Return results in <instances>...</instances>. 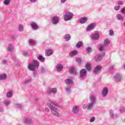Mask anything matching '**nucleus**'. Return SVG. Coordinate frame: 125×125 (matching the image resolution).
I'll use <instances>...</instances> for the list:
<instances>
[{
	"label": "nucleus",
	"mask_w": 125,
	"mask_h": 125,
	"mask_svg": "<svg viewBox=\"0 0 125 125\" xmlns=\"http://www.w3.org/2000/svg\"><path fill=\"white\" fill-rule=\"evenodd\" d=\"M49 102L47 103V105L50 108L52 113L56 117H59V109L57 107H60V106L53 101L50 100Z\"/></svg>",
	"instance_id": "1"
},
{
	"label": "nucleus",
	"mask_w": 125,
	"mask_h": 125,
	"mask_svg": "<svg viewBox=\"0 0 125 125\" xmlns=\"http://www.w3.org/2000/svg\"><path fill=\"white\" fill-rule=\"evenodd\" d=\"M40 66V62L37 60H34L32 63H29L27 67L29 71H36L38 68Z\"/></svg>",
	"instance_id": "2"
},
{
	"label": "nucleus",
	"mask_w": 125,
	"mask_h": 125,
	"mask_svg": "<svg viewBox=\"0 0 125 125\" xmlns=\"http://www.w3.org/2000/svg\"><path fill=\"white\" fill-rule=\"evenodd\" d=\"M110 43V40L105 39L104 41L103 45L100 46L99 48L100 51H104L106 49V47L108 46V45Z\"/></svg>",
	"instance_id": "3"
},
{
	"label": "nucleus",
	"mask_w": 125,
	"mask_h": 125,
	"mask_svg": "<svg viewBox=\"0 0 125 125\" xmlns=\"http://www.w3.org/2000/svg\"><path fill=\"white\" fill-rule=\"evenodd\" d=\"M90 103H89V108H91V107H93L94 106V104L96 103V97H95L94 95H91L90 96Z\"/></svg>",
	"instance_id": "4"
},
{
	"label": "nucleus",
	"mask_w": 125,
	"mask_h": 125,
	"mask_svg": "<svg viewBox=\"0 0 125 125\" xmlns=\"http://www.w3.org/2000/svg\"><path fill=\"white\" fill-rule=\"evenodd\" d=\"M46 93L47 94L50 95L51 94H56L57 93V89L56 88H50L49 87L47 88Z\"/></svg>",
	"instance_id": "5"
},
{
	"label": "nucleus",
	"mask_w": 125,
	"mask_h": 125,
	"mask_svg": "<svg viewBox=\"0 0 125 125\" xmlns=\"http://www.w3.org/2000/svg\"><path fill=\"white\" fill-rule=\"evenodd\" d=\"M73 17V13L71 12H67L66 13L65 15L63 16V19L65 21H69L71 20Z\"/></svg>",
	"instance_id": "6"
},
{
	"label": "nucleus",
	"mask_w": 125,
	"mask_h": 125,
	"mask_svg": "<svg viewBox=\"0 0 125 125\" xmlns=\"http://www.w3.org/2000/svg\"><path fill=\"white\" fill-rule=\"evenodd\" d=\"M109 91V88L107 87H105L103 89L102 92V96L103 97H107V95H108V92Z\"/></svg>",
	"instance_id": "7"
},
{
	"label": "nucleus",
	"mask_w": 125,
	"mask_h": 125,
	"mask_svg": "<svg viewBox=\"0 0 125 125\" xmlns=\"http://www.w3.org/2000/svg\"><path fill=\"white\" fill-rule=\"evenodd\" d=\"M87 72L85 69H83L80 71V79H83L84 76H86Z\"/></svg>",
	"instance_id": "8"
},
{
	"label": "nucleus",
	"mask_w": 125,
	"mask_h": 125,
	"mask_svg": "<svg viewBox=\"0 0 125 125\" xmlns=\"http://www.w3.org/2000/svg\"><path fill=\"white\" fill-rule=\"evenodd\" d=\"M80 112V107L77 105L74 106L72 108V113L73 114H79Z\"/></svg>",
	"instance_id": "9"
},
{
	"label": "nucleus",
	"mask_w": 125,
	"mask_h": 125,
	"mask_svg": "<svg viewBox=\"0 0 125 125\" xmlns=\"http://www.w3.org/2000/svg\"><path fill=\"white\" fill-rule=\"evenodd\" d=\"M99 39V34L98 32H96L94 34L91 35V39L93 41H97Z\"/></svg>",
	"instance_id": "10"
},
{
	"label": "nucleus",
	"mask_w": 125,
	"mask_h": 125,
	"mask_svg": "<svg viewBox=\"0 0 125 125\" xmlns=\"http://www.w3.org/2000/svg\"><path fill=\"white\" fill-rule=\"evenodd\" d=\"M96 25L95 24V23H91L86 28V30L88 32L91 31L92 30H93L94 28H95V26Z\"/></svg>",
	"instance_id": "11"
},
{
	"label": "nucleus",
	"mask_w": 125,
	"mask_h": 125,
	"mask_svg": "<svg viewBox=\"0 0 125 125\" xmlns=\"http://www.w3.org/2000/svg\"><path fill=\"white\" fill-rule=\"evenodd\" d=\"M59 18L58 17H53L52 19V23L53 25H57L58 24Z\"/></svg>",
	"instance_id": "12"
},
{
	"label": "nucleus",
	"mask_w": 125,
	"mask_h": 125,
	"mask_svg": "<svg viewBox=\"0 0 125 125\" xmlns=\"http://www.w3.org/2000/svg\"><path fill=\"white\" fill-rule=\"evenodd\" d=\"M101 65H97L94 69L93 71L94 75H96L99 73V71L101 70Z\"/></svg>",
	"instance_id": "13"
},
{
	"label": "nucleus",
	"mask_w": 125,
	"mask_h": 125,
	"mask_svg": "<svg viewBox=\"0 0 125 125\" xmlns=\"http://www.w3.org/2000/svg\"><path fill=\"white\" fill-rule=\"evenodd\" d=\"M53 51L51 49H48L45 52V56L48 57L52 55Z\"/></svg>",
	"instance_id": "14"
},
{
	"label": "nucleus",
	"mask_w": 125,
	"mask_h": 125,
	"mask_svg": "<svg viewBox=\"0 0 125 125\" xmlns=\"http://www.w3.org/2000/svg\"><path fill=\"white\" fill-rule=\"evenodd\" d=\"M30 26L32 27V29L34 30H38V24L35 22H31L30 23Z\"/></svg>",
	"instance_id": "15"
},
{
	"label": "nucleus",
	"mask_w": 125,
	"mask_h": 125,
	"mask_svg": "<svg viewBox=\"0 0 125 125\" xmlns=\"http://www.w3.org/2000/svg\"><path fill=\"white\" fill-rule=\"evenodd\" d=\"M109 113L111 118H112V119H115V118H116V117H118L117 114H114V111L112 109L109 110Z\"/></svg>",
	"instance_id": "16"
},
{
	"label": "nucleus",
	"mask_w": 125,
	"mask_h": 125,
	"mask_svg": "<svg viewBox=\"0 0 125 125\" xmlns=\"http://www.w3.org/2000/svg\"><path fill=\"white\" fill-rule=\"evenodd\" d=\"M56 69L58 72H61L63 70V65L61 64H58L56 66Z\"/></svg>",
	"instance_id": "17"
},
{
	"label": "nucleus",
	"mask_w": 125,
	"mask_h": 125,
	"mask_svg": "<svg viewBox=\"0 0 125 125\" xmlns=\"http://www.w3.org/2000/svg\"><path fill=\"white\" fill-rule=\"evenodd\" d=\"M87 21V17H83L80 20V22L81 24H84Z\"/></svg>",
	"instance_id": "18"
},
{
	"label": "nucleus",
	"mask_w": 125,
	"mask_h": 125,
	"mask_svg": "<svg viewBox=\"0 0 125 125\" xmlns=\"http://www.w3.org/2000/svg\"><path fill=\"white\" fill-rule=\"evenodd\" d=\"M116 18L119 21H124V17L121 14H118L116 15Z\"/></svg>",
	"instance_id": "19"
},
{
	"label": "nucleus",
	"mask_w": 125,
	"mask_h": 125,
	"mask_svg": "<svg viewBox=\"0 0 125 125\" xmlns=\"http://www.w3.org/2000/svg\"><path fill=\"white\" fill-rule=\"evenodd\" d=\"M8 51L9 52H12L13 51V45H12V44H9L8 46Z\"/></svg>",
	"instance_id": "20"
},
{
	"label": "nucleus",
	"mask_w": 125,
	"mask_h": 125,
	"mask_svg": "<svg viewBox=\"0 0 125 125\" xmlns=\"http://www.w3.org/2000/svg\"><path fill=\"white\" fill-rule=\"evenodd\" d=\"M114 79L118 82H120L122 80V76L119 74H117L114 76Z\"/></svg>",
	"instance_id": "21"
},
{
	"label": "nucleus",
	"mask_w": 125,
	"mask_h": 125,
	"mask_svg": "<svg viewBox=\"0 0 125 125\" xmlns=\"http://www.w3.org/2000/svg\"><path fill=\"white\" fill-rule=\"evenodd\" d=\"M102 58V56H101V55H96L95 58V61H96V62H99Z\"/></svg>",
	"instance_id": "22"
},
{
	"label": "nucleus",
	"mask_w": 125,
	"mask_h": 125,
	"mask_svg": "<svg viewBox=\"0 0 125 125\" xmlns=\"http://www.w3.org/2000/svg\"><path fill=\"white\" fill-rule=\"evenodd\" d=\"M38 60L40 61L41 62H44L45 61V58L43 57V56L40 55L39 57L37 58Z\"/></svg>",
	"instance_id": "23"
},
{
	"label": "nucleus",
	"mask_w": 125,
	"mask_h": 125,
	"mask_svg": "<svg viewBox=\"0 0 125 125\" xmlns=\"http://www.w3.org/2000/svg\"><path fill=\"white\" fill-rule=\"evenodd\" d=\"M63 39L66 41V42H68V41L71 40V36H70L69 34H66L64 36Z\"/></svg>",
	"instance_id": "24"
},
{
	"label": "nucleus",
	"mask_w": 125,
	"mask_h": 125,
	"mask_svg": "<svg viewBox=\"0 0 125 125\" xmlns=\"http://www.w3.org/2000/svg\"><path fill=\"white\" fill-rule=\"evenodd\" d=\"M89 104H88V105L84 104L83 106V109H84V110H85L86 109H87V110H91V109L93 108V107L89 108Z\"/></svg>",
	"instance_id": "25"
},
{
	"label": "nucleus",
	"mask_w": 125,
	"mask_h": 125,
	"mask_svg": "<svg viewBox=\"0 0 125 125\" xmlns=\"http://www.w3.org/2000/svg\"><path fill=\"white\" fill-rule=\"evenodd\" d=\"M13 94H12V92L11 91H8L6 94V96L8 98H11L12 97Z\"/></svg>",
	"instance_id": "26"
},
{
	"label": "nucleus",
	"mask_w": 125,
	"mask_h": 125,
	"mask_svg": "<svg viewBox=\"0 0 125 125\" xmlns=\"http://www.w3.org/2000/svg\"><path fill=\"white\" fill-rule=\"evenodd\" d=\"M7 77V75L5 74H3L1 75H0V81H1V80H5Z\"/></svg>",
	"instance_id": "27"
},
{
	"label": "nucleus",
	"mask_w": 125,
	"mask_h": 125,
	"mask_svg": "<svg viewBox=\"0 0 125 125\" xmlns=\"http://www.w3.org/2000/svg\"><path fill=\"white\" fill-rule=\"evenodd\" d=\"M24 121L26 124H28V125L32 123V119L30 118H25Z\"/></svg>",
	"instance_id": "28"
},
{
	"label": "nucleus",
	"mask_w": 125,
	"mask_h": 125,
	"mask_svg": "<svg viewBox=\"0 0 125 125\" xmlns=\"http://www.w3.org/2000/svg\"><path fill=\"white\" fill-rule=\"evenodd\" d=\"M65 83L66 84H72V83H73V81L68 79L65 80Z\"/></svg>",
	"instance_id": "29"
},
{
	"label": "nucleus",
	"mask_w": 125,
	"mask_h": 125,
	"mask_svg": "<svg viewBox=\"0 0 125 125\" xmlns=\"http://www.w3.org/2000/svg\"><path fill=\"white\" fill-rule=\"evenodd\" d=\"M3 3L4 5H9L10 4V0H5L3 1Z\"/></svg>",
	"instance_id": "30"
},
{
	"label": "nucleus",
	"mask_w": 125,
	"mask_h": 125,
	"mask_svg": "<svg viewBox=\"0 0 125 125\" xmlns=\"http://www.w3.org/2000/svg\"><path fill=\"white\" fill-rule=\"evenodd\" d=\"M77 51L76 50L73 51L72 52H71L69 53V56H75L77 55Z\"/></svg>",
	"instance_id": "31"
},
{
	"label": "nucleus",
	"mask_w": 125,
	"mask_h": 125,
	"mask_svg": "<svg viewBox=\"0 0 125 125\" xmlns=\"http://www.w3.org/2000/svg\"><path fill=\"white\" fill-rule=\"evenodd\" d=\"M83 46V42H79L77 43L76 47L77 48H80Z\"/></svg>",
	"instance_id": "32"
},
{
	"label": "nucleus",
	"mask_w": 125,
	"mask_h": 125,
	"mask_svg": "<svg viewBox=\"0 0 125 125\" xmlns=\"http://www.w3.org/2000/svg\"><path fill=\"white\" fill-rule=\"evenodd\" d=\"M19 30L20 32H23V31H24V26L22 24H20Z\"/></svg>",
	"instance_id": "33"
},
{
	"label": "nucleus",
	"mask_w": 125,
	"mask_h": 125,
	"mask_svg": "<svg viewBox=\"0 0 125 125\" xmlns=\"http://www.w3.org/2000/svg\"><path fill=\"white\" fill-rule=\"evenodd\" d=\"M85 68L88 71H90L91 69V67L90 66V64L89 63H86L85 65Z\"/></svg>",
	"instance_id": "34"
},
{
	"label": "nucleus",
	"mask_w": 125,
	"mask_h": 125,
	"mask_svg": "<svg viewBox=\"0 0 125 125\" xmlns=\"http://www.w3.org/2000/svg\"><path fill=\"white\" fill-rule=\"evenodd\" d=\"M70 73H71V74H76V69L74 68H71L70 70Z\"/></svg>",
	"instance_id": "35"
},
{
	"label": "nucleus",
	"mask_w": 125,
	"mask_h": 125,
	"mask_svg": "<svg viewBox=\"0 0 125 125\" xmlns=\"http://www.w3.org/2000/svg\"><path fill=\"white\" fill-rule=\"evenodd\" d=\"M9 104H10V101H9L8 100H5L4 104L6 106H8V105H9Z\"/></svg>",
	"instance_id": "36"
},
{
	"label": "nucleus",
	"mask_w": 125,
	"mask_h": 125,
	"mask_svg": "<svg viewBox=\"0 0 125 125\" xmlns=\"http://www.w3.org/2000/svg\"><path fill=\"white\" fill-rule=\"evenodd\" d=\"M42 74H44L45 73V68L43 67H42L41 68Z\"/></svg>",
	"instance_id": "37"
},
{
	"label": "nucleus",
	"mask_w": 125,
	"mask_h": 125,
	"mask_svg": "<svg viewBox=\"0 0 125 125\" xmlns=\"http://www.w3.org/2000/svg\"><path fill=\"white\" fill-rule=\"evenodd\" d=\"M29 44H35V43H36V42L34 40L31 39L29 41Z\"/></svg>",
	"instance_id": "38"
},
{
	"label": "nucleus",
	"mask_w": 125,
	"mask_h": 125,
	"mask_svg": "<svg viewBox=\"0 0 125 125\" xmlns=\"http://www.w3.org/2000/svg\"><path fill=\"white\" fill-rule=\"evenodd\" d=\"M120 111L121 113H124L125 111V107L124 106L122 107H121L120 109Z\"/></svg>",
	"instance_id": "39"
},
{
	"label": "nucleus",
	"mask_w": 125,
	"mask_h": 125,
	"mask_svg": "<svg viewBox=\"0 0 125 125\" xmlns=\"http://www.w3.org/2000/svg\"><path fill=\"white\" fill-rule=\"evenodd\" d=\"M120 12L121 13H122V14H125V7H124L122 9H121Z\"/></svg>",
	"instance_id": "40"
},
{
	"label": "nucleus",
	"mask_w": 125,
	"mask_h": 125,
	"mask_svg": "<svg viewBox=\"0 0 125 125\" xmlns=\"http://www.w3.org/2000/svg\"><path fill=\"white\" fill-rule=\"evenodd\" d=\"M120 8H121V6H120V5L115 6L114 7V9H115V10H116V11L119 10V9H120Z\"/></svg>",
	"instance_id": "41"
},
{
	"label": "nucleus",
	"mask_w": 125,
	"mask_h": 125,
	"mask_svg": "<svg viewBox=\"0 0 125 125\" xmlns=\"http://www.w3.org/2000/svg\"><path fill=\"white\" fill-rule=\"evenodd\" d=\"M2 64H3V65L7 64V60H3V61L2 62Z\"/></svg>",
	"instance_id": "42"
},
{
	"label": "nucleus",
	"mask_w": 125,
	"mask_h": 125,
	"mask_svg": "<svg viewBox=\"0 0 125 125\" xmlns=\"http://www.w3.org/2000/svg\"><path fill=\"white\" fill-rule=\"evenodd\" d=\"M65 89L67 92H70L71 91V87H67L65 88Z\"/></svg>",
	"instance_id": "43"
},
{
	"label": "nucleus",
	"mask_w": 125,
	"mask_h": 125,
	"mask_svg": "<svg viewBox=\"0 0 125 125\" xmlns=\"http://www.w3.org/2000/svg\"><path fill=\"white\" fill-rule=\"evenodd\" d=\"M95 121V117H92L90 120V123H93L94 121Z\"/></svg>",
	"instance_id": "44"
},
{
	"label": "nucleus",
	"mask_w": 125,
	"mask_h": 125,
	"mask_svg": "<svg viewBox=\"0 0 125 125\" xmlns=\"http://www.w3.org/2000/svg\"><path fill=\"white\" fill-rule=\"evenodd\" d=\"M91 48L90 47H87L86 48V52L88 53H89L90 52H91Z\"/></svg>",
	"instance_id": "45"
},
{
	"label": "nucleus",
	"mask_w": 125,
	"mask_h": 125,
	"mask_svg": "<svg viewBox=\"0 0 125 125\" xmlns=\"http://www.w3.org/2000/svg\"><path fill=\"white\" fill-rule=\"evenodd\" d=\"M11 57L14 61H16V57L15 56V55H12Z\"/></svg>",
	"instance_id": "46"
},
{
	"label": "nucleus",
	"mask_w": 125,
	"mask_h": 125,
	"mask_svg": "<svg viewBox=\"0 0 125 125\" xmlns=\"http://www.w3.org/2000/svg\"><path fill=\"white\" fill-rule=\"evenodd\" d=\"M31 82V80H29V79H26L24 81V83H30Z\"/></svg>",
	"instance_id": "47"
},
{
	"label": "nucleus",
	"mask_w": 125,
	"mask_h": 125,
	"mask_svg": "<svg viewBox=\"0 0 125 125\" xmlns=\"http://www.w3.org/2000/svg\"><path fill=\"white\" fill-rule=\"evenodd\" d=\"M16 108H18V109H22V105H21V104H17L16 105Z\"/></svg>",
	"instance_id": "48"
},
{
	"label": "nucleus",
	"mask_w": 125,
	"mask_h": 125,
	"mask_svg": "<svg viewBox=\"0 0 125 125\" xmlns=\"http://www.w3.org/2000/svg\"><path fill=\"white\" fill-rule=\"evenodd\" d=\"M123 4H124V2H123V1H119L118 2V5H123Z\"/></svg>",
	"instance_id": "49"
},
{
	"label": "nucleus",
	"mask_w": 125,
	"mask_h": 125,
	"mask_svg": "<svg viewBox=\"0 0 125 125\" xmlns=\"http://www.w3.org/2000/svg\"><path fill=\"white\" fill-rule=\"evenodd\" d=\"M29 54H28V52H22V55H23V56H28Z\"/></svg>",
	"instance_id": "50"
},
{
	"label": "nucleus",
	"mask_w": 125,
	"mask_h": 125,
	"mask_svg": "<svg viewBox=\"0 0 125 125\" xmlns=\"http://www.w3.org/2000/svg\"><path fill=\"white\" fill-rule=\"evenodd\" d=\"M109 34L110 36H113L114 35V31H113V30H110Z\"/></svg>",
	"instance_id": "51"
},
{
	"label": "nucleus",
	"mask_w": 125,
	"mask_h": 125,
	"mask_svg": "<svg viewBox=\"0 0 125 125\" xmlns=\"http://www.w3.org/2000/svg\"><path fill=\"white\" fill-rule=\"evenodd\" d=\"M33 77L34 78H37V77H38V72H35L33 74Z\"/></svg>",
	"instance_id": "52"
},
{
	"label": "nucleus",
	"mask_w": 125,
	"mask_h": 125,
	"mask_svg": "<svg viewBox=\"0 0 125 125\" xmlns=\"http://www.w3.org/2000/svg\"><path fill=\"white\" fill-rule=\"evenodd\" d=\"M45 112H46V113H48V112H49V108H48V107H46L45 108Z\"/></svg>",
	"instance_id": "53"
},
{
	"label": "nucleus",
	"mask_w": 125,
	"mask_h": 125,
	"mask_svg": "<svg viewBox=\"0 0 125 125\" xmlns=\"http://www.w3.org/2000/svg\"><path fill=\"white\" fill-rule=\"evenodd\" d=\"M67 0H61V3H65Z\"/></svg>",
	"instance_id": "54"
},
{
	"label": "nucleus",
	"mask_w": 125,
	"mask_h": 125,
	"mask_svg": "<svg viewBox=\"0 0 125 125\" xmlns=\"http://www.w3.org/2000/svg\"><path fill=\"white\" fill-rule=\"evenodd\" d=\"M76 61L77 62H81V59L78 58L76 59Z\"/></svg>",
	"instance_id": "55"
},
{
	"label": "nucleus",
	"mask_w": 125,
	"mask_h": 125,
	"mask_svg": "<svg viewBox=\"0 0 125 125\" xmlns=\"http://www.w3.org/2000/svg\"><path fill=\"white\" fill-rule=\"evenodd\" d=\"M31 2H36L37 1V0H30Z\"/></svg>",
	"instance_id": "56"
},
{
	"label": "nucleus",
	"mask_w": 125,
	"mask_h": 125,
	"mask_svg": "<svg viewBox=\"0 0 125 125\" xmlns=\"http://www.w3.org/2000/svg\"><path fill=\"white\" fill-rule=\"evenodd\" d=\"M110 70H112L113 69H114V65H112L110 68H109Z\"/></svg>",
	"instance_id": "57"
},
{
	"label": "nucleus",
	"mask_w": 125,
	"mask_h": 125,
	"mask_svg": "<svg viewBox=\"0 0 125 125\" xmlns=\"http://www.w3.org/2000/svg\"><path fill=\"white\" fill-rule=\"evenodd\" d=\"M2 111H3V108L2 107L0 108V112H2Z\"/></svg>",
	"instance_id": "58"
},
{
	"label": "nucleus",
	"mask_w": 125,
	"mask_h": 125,
	"mask_svg": "<svg viewBox=\"0 0 125 125\" xmlns=\"http://www.w3.org/2000/svg\"><path fill=\"white\" fill-rule=\"evenodd\" d=\"M59 101H62V100H63V99L61 98H59Z\"/></svg>",
	"instance_id": "59"
},
{
	"label": "nucleus",
	"mask_w": 125,
	"mask_h": 125,
	"mask_svg": "<svg viewBox=\"0 0 125 125\" xmlns=\"http://www.w3.org/2000/svg\"><path fill=\"white\" fill-rule=\"evenodd\" d=\"M34 100H35V102H37V101H38V100H37V99H35Z\"/></svg>",
	"instance_id": "60"
},
{
	"label": "nucleus",
	"mask_w": 125,
	"mask_h": 125,
	"mask_svg": "<svg viewBox=\"0 0 125 125\" xmlns=\"http://www.w3.org/2000/svg\"><path fill=\"white\" fill-rule=\"evenodd\" d=\"M123 67L125 69V64L124 65Z\"/></svg>",
	"instance_id": "61"
}]
</instances>
